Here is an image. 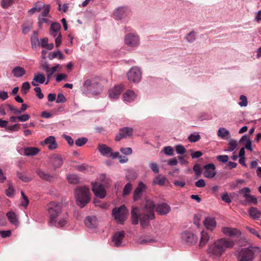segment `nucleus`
Returning <instances> with one entry per match:
<instances>
[{
	"label": "nucleus",
	"mask_w": 261,
	"mask_h": 261,
	"mask_svg": "<svg viewBox=\"0 0 261 261\" xmlns=\"http://www.w3.org/2000/svg\"><path fill=\"white\" fill-rule=\"evenodd\" d=\"M49 223L57 228L64 227L68 220V214L62 211V204L57 202H51L48 205Z\"/></svg>",
	"instance_id": "1"
},
{
	"label": "nucleus",
	"mask_w": 261,
	"mask_h": 261,
	"mask_svg": "<svg viewBox=\"0 0 261 261\" xmlns=\"http://www.w3.org/2000/svg\"><path fill=\"white\" fill-rule=\"evenodd\" d=\"M234 244V241L229 238L218 239L208 246L207 253L212 258L219 259L227 249L233 248Z\"/></svg>",
	"instance_id": "2"
},
{
	"label": "nucleus",
	"mask_w": 261,
	"mask_h": 261,
	"mask_svg": "<svg viewBox=\"0 0 261 261\" xmlns=\"http://www.w3.org/2000/svg\"><path fill=\"white\" fill-rule=\"evenodd\" d=\"M155 203L151 200H146L143 211L140 214V222L141 226L145 228L150 224V221L154 218Z\"/></svg>",
	"instance_id": "3"
},
{
	"label": "nucleus",
	"mask_w": 261,
	"mask_h": 261,
	"mask_svg": "<svg viewBox=\"0 0 261 261\" xmlns=\"http://www.w3.org/2000/svg\"><path fill=\"white\" fill-rule=\"evenodd\" d=\"M76 204L81 208L85 207L91 200L90 192L88 187H79L74 190Z\"/></svg>",
	"instance_id": "4"
},
{
	"label": "nucleus",
	"mask_w": 261,
	"mask_h": 261,
	"mask_svg": "<svg viewBox=\"0 0 261 261\" xmlns=\"http://www.w3.org/2000/svg\"><path fill=\"white\" fill-rule=\"evenodd\" d=\"M257 251H260V248L258 247L238 249L236 251L234 255L238 261H252L254 258V253Z\"/></svg>",
	"instance_id": "5"
},
{
	"label": "nucleus",
	"mask_w": 261,
	"mask_h": 261,
	"mask_svg": "<svg viewBox=\"0 0 261 261\" xmlns=\"http://www.w3.org/2000/svg\"><path fill=\"white\" fill-rule=\"evenodd\" d=\"M83 87V93L85 94L90 93L98 94L102 91V87L98 83L92 82L89 79L84 82Z\"/></svg>",
	"instance_id": "6"
},
{
	"label": "nucleus",
	"mask_w": 261,
	"mask_h": 261,
	"mask_svg": "<svg viewBox=\"0 0 261 261\" xmlns=\"http://www.w3.org/2000/svg\"><path fill=\"white\" fill-rule=\"evenodd\" d=\"M128 211L125 206L122 205L119 207H115L112 210V215L115 220L119 223L123 224L125 221Z\"/></svg>",
	"instance_id": "7"
},
{
	"label": "nucleus",
	"mask_w": 261,
	"mask_h": 261,
	"mask_svg": "<svg viewBox=\"0 0 261 261\" xmlns=\"http://www.w3.org/2000/svg\"><path fill=\"white\" fill-rule=\"evenodd\" d=\"M130 10L128 7L121 6L116 9L114 12V18L118 20L127 21Z\"/></svg>",
	"instance_id": "8"
},
{
	"label": "nucleus",
	"mask_w": 261,
	"mask_h": 261,
	"mask_svg": "<svg viewBox=\"0 0 261 261\" xmlns=\"http://www.w3.org/2000/svg\"><path fill=\"white\" fill-rule=\"evenodd\" d=\"M181 241L188 245H195L198 241V237L191 231L186 230L181 233Z\"/></svg>",
	"instance_id": "9"
},
{
	"label": "nucleus",
	"mask_w": 261,
	"mask_h": 261,
	"mask_svg": "<svg viewBox=\"0 0 261 261\" xmlns=\"http://www.w3.org/2000/svg\"><path fill=\"white\" fill-rule=\"evenodd\" d=\"M141 71L138 67L131 68L127 73L128 80L133 83H138L141 79Z\"/></svg>",
	"instance_id": "10"
},
{
	"label": "nucleus",
	"mask_w": 261,
	"mask_h": 261,
	"mask_svg": "<svg viewBox=\"0 0 261 261\" xmlns=\"http://www.w3.org/2000/svg\"><path fill=\"white\" fill-rule=\"evenodd\" d=\"M125 232L123 230L115 232L112 238V243L115 247H121L124 246L123 240L125 237Z\"/></svg>",
	"instance_id": "11"
},
{
	"label": "nucleus",
	"mask_w": 261,
	"mask_h": 261,
	"mask_svg": "<svg viewBox=\"0 0 261 261\" xmlns=\"http://www.w3.org/2000/svg\"><path fill=\"white\" fill-rule=\"evenodd\" d=\"M124 42L127 45L132 47H135L139 45L140 38L137 34L130 33L125 36Z\"/></svg>",
	"instance_id": "12"
},
{
	"label": "nucleus",
	"mask_w": 261,
	"mask_h": 261,
	"mask_svg": "<svg viewBox=\"0 0 261 261\" xmlns=\"http://www.w3.org/2000/svg\"><path fill=\"white\" fill-rule=\"evenodd\" d=\"M221 231L225 236L229 237L239 238L242 235L241 231L236 228L223 227Z\"/></svg>",
	"instance_id": "13"
},
{
	"label": "nucleus",
	"mask_w": 261,
	"mask_h": 261,
	"mask_svg": "<svg viewBox=\"0 0 261 261\" xmlns=\"http://www.w3.org/2000/svg\"><path fill=\"white\" fill-rule=\"evenodd\" d=\"M92 191L95 195L100 198H103L106 196V191L103 185L97 182L92 184Z\"/></svg>",
	"instance_id": "14"
},
{
	"label": "nucleus",
	"mask_w": 261,
	"mask_h": 261,
	"mask_svg": "<svg viewBox=\"0 0 261 261\" xmlns=\"http://www.w3.org/2000/svg\"><path fill=\"white\" fill-rule=\"evenodd\" d=\"M40 144L44 146L46 145L48 149L50 150H55L58 147V144L56 141L55 137L50 136L40 142Z\"/></svg>",
	"instance_id": "15"
},
{
	"label": "nucleus",
	"mask_w": 261,
	"mask_h": 261,
	"mask_svg": "<svg viewBox=\"0 0 261 261\" xmlns=\"http://www.w3.org/2000/svg\"><path fill=\"white\" fill-rule=\"evenodd\" d=\"M203 169H204L203 172L204 177L208 178H212L216 175V166L214 164L209 163L206 164L203 166Z\"/></svg>",
	"instance_id": "16"
},
{
	"label": "nucleus",
	"mask_w": 261,
	"mask_h": 261,
	"mask_svg": "<svg viewBox=\"0 0 261 261\" xmlns=\"http://www.w3.org/2000/svg\"><path fill=\"white\" fill-rule=\"evenodd\" d=\"M155 211L160 215H166L171 211L170 206L165 202H160L155 205Z\"/></svg>",
	"instance_id": "17"
},
{
	"label": "nucleus",
	"mask_w": 261,
	"mask_h": 261,
	"mask_svg": "<svg viewBox=\"0 0 261 261\" xmlns=\"http://www.w3.org/2000/svg\"><path fill=\"white\" fill-rule=\"evenodd\" d=\"M146 190V186L142 181H140L138 186L135 189L133 193V199L134 201H137L141 198L143 192Z\"/></svg>",
	"instance_id": "18"
},
{
	"label": "nucleus",
	"mask_w": 261,
	"mask_h": 261,
	"mask_svg": "<svg viewBox=\"0 0 261 261\" xmlns=\"http://www.w3.org/2000/svg\"><path fill=\"white\" fill-rule=\"evenodd\" d=\"M123 91V87L121 85H117L109 91V97L112 100L118 99Z\"/></svg>",
	"instance_id": "19"
},
{
	"label": "nucleus",
	"mask_w": 261,
	"mask_h": 261,
	"mask_svg": "<svg viewBox=\"0 0 261 261\" xmlns=\"http://www.w3.org/2000/svg\"><path fill=\"white\" fill-rule=\"evenodd\" d=\"M133 129L129 127H125L120 129L119 133L116 136V140L118 141L123 138L130 137L133 133Z\"/></svg>",
	"instance_id": "20"
},
{
	"label": "nucleus",
	"mask_w": 261,
	"mask_h": 261,
	"mask_svg": "<svg viewBox=\"0 0 261 261\" xmlns=\"http://www.w3.org/2000/svg\"><path fill=\"white\" fill-rule=\"evenodd\" d=\"M49 163L54 168L56 169L61 167L63 161L60 155L55 154L49 158Z\"/></svg>",
	"instance_id": "21"
},
{
	"label": "nucleus",
	"mask_w": 261,
	"mask_h": 261,
	"mask_svg": "<svg viewBox=\"0 0 261 261\" xmlns=\"http://www.w3.org/2000/svg\"><path fill=\"white\" fill-rule=\"evenodd\" d=\"M85 225L91 229L96 228L98 225V220L95 216H87L84 221Z\"/></svg>",
	"instance_id": "22"
},
{
	"label": "nucleus",
	"mask_w": 261,
	"mask_h": 261,
	"mask_svg": "<svg viewBox=\"0 0 261 261\" xmlns=\"http://www.w3.org/2000/svg\"><path fill=\"white\" fill-rule=\"evenodd\" d=\"M123 98L125 103H131L136 99L137 95L134 91L128 90L123 94Z\"/></svg>",
	"instance_id": "23"
},
{
	"label": "nucleus",
	"mask_w": 261,
	"mask_h": 261,
	"mask_svg": "<svg viewBox=\"0 0 261 261\" xmlns=\"http://www.w3.org/2000/svg\"><path fill=\"white\" fill-rule=\"evenodd\" d=\"M61 24L59 22H53L51 24L49 34L54 38H56L59 35H61L60 30Z\"/></svg>",
	"instance_id": "24"
},
{
	"label": "nucleus",
	"mask_w": 261,
	"mask_h": 261,
	"mask_svg": "<svg viewBox=\"0 0 261 261\" xmlns=\"http://www.w3.org/2000/svg\"><path fill=\"white\" fill-rule=\"evenodd\" d=\"M203 223L206 228L211 231L216 228L217 225L215 219L211 217H206L203 221Z\"/></svg>",
	"instance_id": "25"
},
{
	"label": "nucleus",
	"mask_w": 261,
	"mask_h": 261,
	"mask_svg": "<svg viewBox=\"0 0 261 261\" xmlns=\"http://www.w3.org/2000/svg\"><path fill=\"white\" fill-rule=\"evenodd\" d=\"M25 156H35L40 151V149L36 147H27L22 150Z\"/></svg>",
	"instance_id": "26"
},
{
	"label": "nucleus",
	"mask_w": 261,
	"mask_h": 261,
	"mask_svg": "<svg viewBox=\"0 0 261 261\" xmlns=\"http://www.w3.org/2000/svg\"><path fill=\"white\" fill-rule=\"evenodd\" d=\"M45 81V75L42 73H38L34 75V77L31 82V84L33 86H37L39 84H43Z\"/></svg>",
	"instance_id": "27"
},
{
	"label": "nucleus",
	"mask_w": 261,
	"mask_h": 261,
	"mask_svg": "<svg viewBox=\"0 0 261 261\" xmlns=\"http://www.w3.org/2000/svg\"><path fill=\"white\" fill-rule=\"evenodd\" d=\"M98 149L102 155L106 157H109L112 151V149L105 144H99Z\"/></svg>",
	"instance_id": "28"
},
{
	"label": "nucleus",
	"mask_w": 261,
	"mask_h": 261,
	"mask_svg": "<svg viewBox=\"0 0 261 261\" xmlns=\"http://www.w3.org/2000/svg\"><path fill=\"white\" fill-rule=\"evenodd\" d=\"M239 203L243 205H246L247 204H256L257 203V200L254 195H251L249 198L246 200H242L239 198Z\"/></svg>",
	"instance_id": "29"
},
{
	"label": "nucleus",
	"mask_w": 261,
	"mask_h": 261,
	"mask_svg": "<svg viewBox=\"0 0 261 261\" xmlns=\"http://www.w3.org/2000/svg\"><path fill=\"white\" fill-rule=\"evenodd\" d=\"M12 73L14 77L19 78L25 74V70L23 67L16 66L12 69Z\"/></svg>",
	"instance_id": "30"
},
{
	"label": "nucleus",
	"mask_w": 261,
	"mask_h": 261,
	"mask_svg": "<svg viewBox=\"0 0 261 261\" xmlns=\"http://www.w3.org/2000/svg\"><path fill=\"white\" fill-rule=\"evenodd\" d=\"M36 172L42 180L50 181L53 178V176L40 169H37Z\"/></svg>",
	"instance_id": "31"
},
{
	"label": "nucleus",
	"mask_w": 261,
	"mask_h": 261,
	"mask_svg": "<svg viewBox=\"0 0 261 261\" xmlns=\"http://www.w3.org/2000/svg\"><path fill=\"white\" fill-rule=\"evenodd\" d=\"M248 213L249 216L254 219L257 220L261 216V212L254 207H251L248 210Z\"/></svg>",
	"instance_id": "32"
},
{
	"label": "nucleus",
	"mask_w": 261,
	"mask_h": 261,
	"mask_svg": "<svg viewBox=\"0 0 261 261\" xmlns=\"http://www.w3.org/2000/svg\"><path fill=\"white\" fill-rule=\"evenodd\" d=\"M7 216L9 221L15 225H17L19 223L17 217L15 213L9 212L7 213Z\"/></svg>",
	"instance_id": "33"
},
{
	"label": "nucleus",
	"mask_w": 261,
	"mask_h": 261,
	"mask_svg": "<svg viewBox=\"0 0 261 261\" xmlns=\"http://www.w3.org/2000/svg\"><path fill=\"white\" fill-rule=\"evenodd\" d=\"M31 41L32 48H35L40 45V42L38 38V33L34 32L31 37Z\"/></svg>",
	"instance_id": "34"
},
{
	"label": "nucleus",
	"mask_w": 261,
	"mask_h": 261,
	"mask_svg": "<svg viewBox=\"0 0 261 261\" xmlns=\"http://www.w3.org/2000/svg\"><path fill=\"white\" fill-rule=\"evenodd\" d=\"M217 136L224 139L227 137H230V132L224 127H220L217 132Z\"/></svg>",
	"instance_id": "35"
},
{
	"label": "nucleus",
	"mask_w": 261,
	"mask_h": 261,
	"mask_svg": "<svg viewBox=\"0 0 261 261\" xmlns=\"http://www.w3.org/2000/svg\"><path fill=\"white\" fill-rule=\"evenodd\" d=\"M59 66L60 65L58 64L51 68L49 67L48 69L46 71L47 78V81L45 83L46 85L48 84L49 80L52 77L53 74L57 71Z\"/></svg>",
	"instance_id": "36"
},
{
	"label": "nucleus",
	"mask_w": 261,
	"mask_h": 261,
	"mask_svg": "<svg viewBox=\"0 0 261 261\" xmlns=\"http://www.w3.org/2000/svg\"><path fill=\"white\" fill-rule=\"evenodd\" d=\"M210 237L207 232L202 231L201 232V238L199 245L202 246L205 245L209 241Z\"/></svg>",
	"instance_id": "37"
},
{
	"label": "nucleus",
	"mask_w": 261,
	"mask_h": 261,
	"mask_svg": "<svg viewBox=\"0 0 261 261\" xmlns=\"http://www.w3.org/2000/svg\"><path fill=\"white\" fill-rule=\"evenodd\" d=\"M48 58L50 60L56 58H58L59 59H64V56L60 50H58L56 51L50 52L48 55Z\"/></svg>",
	"instance_id": "38"
},
{
	"label": "nucleus",
	"mask_w": 261,
	"mask_h": 261,
	"mask_svg": "<svg viewBox=\"0 0 261 261\" xmlns=\"http://www.w3.org/2000/svg\"><path fill=\"white\" fill-rule=\"evenodd\" d=\"M165 177L160 174L158 175L153 180V184L154 185H158L160 186H163L164 185L165 182Z\"/></svg>",
	"instance_id": "39"
},
{
	"label": "nucleus",
	"mask_w": 261,
	"mask_h": 261,
	"mask_svg": "<svg viewBox=\"0 0 261 261\" xmlns=\"http://www.w3.org/2000/svg\"><path fill=\"white\" fill-rule=\"evenodd\" d=\"M131 215L132 219V223L136 225L138 223L139 219L137 215V208L133 207L131 211Z\"/></svg>",
	"instance_id": "40"
},
{
	"label": "nucleus",
	"mask_w": 261,
	"mask_h": 261,
	"mask_svg": "<svg viewBox=\"0 0 261 261\" xmlns=\"http://www.w3.org/2000/svg\"><path fill=\"white\" fill-rule=\"evenodd\" d=\"M68 181L71 184H76L79 181V178L76 174H71L67 175Z\"/></svg>",
	"instance_id": "41"
},
{
	"label": "nucleus",
	"mask_w": 261,
	"mask_h": 261,
	"mask_svg": "<svg viewBox=\"0 0 261 261\" xmlns=\"http://www.w3.org/2000/svg\"><path fill=\"white\" fill-rule=\"evenodd\" d=\"M43 6H42V5H38L36 3L35 4L33 8H32L28 11V13L30 15H32L36 12H40Z\"/></svg>",
	"instance_id": "42"
},
{
	"label": "nucleus",
	"mask_w": 261,
	"mask_h": 261,
	"mask_svg": "<svg viewBox=\"0 0 261 261\" xmlns=\"http://www.w3.org/2000/svg\"><path fill=\"white\" fill-rule=\"evenodd\" d=\"M185 39L189 43H192L196 40V33L192 31L186 36Z\"/></svg>",
	"instance_id": "43"
},
{
	"label": "nucleus",
	"mask_w": 261,
	"mask_h": 261,
	"mask_svg": "<svg viewBox=\"0 0 261 261\" xmlns=\"http://www.w3.org/2000/svg\"><path fill=\"white\" fill-rule=\"evenodd\" d=\"M132 190V185L130 182L127 183L124 187L123 189L122 195L123 196H125L130 194Z\"/></svg>",
	"instance_id": "44"
},
{
	"label": "nucleus",
	"mask_w": 261,
	"mask_h": 261,
	"mask_svg": "<svg viewBox=\"0 0 261 261\" xmlns=\"http://www.w3.org/2000/svg\"><path fill=\"white\" fill-rule=\"evenodd\" d=\"M16 174L18 178L24 182H29L32 180L31 177L22 174L19 171L17 172Z\"/></svg>",
	"instance_id": "45"
},
{
	"label": "nucleus",
	"mask_w": 261,
	"mask_h": 261,
	"mask_svg": "<svg viewBox=\"0 0 261 261\" xmlns=\"http://www.w3.org/2000/svg\"><path fill=\"white\" fill-rule=\"evenodd\" d=\"M200 139V136L198 134H191L188 137L190 142L195 143L198 141Z\"/></svg>",
	"instance_id": "46"
},
{
	"label": "nucleus",
	"mask_w": 261,
	"mask_h": 261,
	"mask_svg": "<svg viewBox=\"0 0 261 261\" xmlns=\"http://www.w3.org/2000/svg\"><path fill=\"white\" fill-rule=\"evenodd\" d=\"M42 6L43 8H44V10L39 16L46 17L49 12L50 6L49 5H45L44 4H42Z\"/></svg>",
	"instance_id": "47"
},
{
	"label": "nucleus",
	"mask_w": 261,
	"mask_h": 261,
	"mask_svg": "<svg viewBox=\"0 0 261 261\" xmlns=\"http://www.w3.org/2000/svg\"><path fill=\"white\" fill-rule=\"evenodd\" d=\"M240 101L239 102V105L241 107H246L248 105V100L247 97L244 95H241L240 96Z\"/></svg>",
	"instance_id": "48"
},
{
	"label": "nucleus",
	"mask_w": 261,
	"mask_h": 261,
	"mask_svg": "<svg viewBox=\"0 0 261 261\" xmlns=\"http://www.w3.org/2000/svg\"><path fill=\"white\" fill-rule=\"evenodd\" d=\"M155 242V240L152 238H140L138 240V243L141 245H144L147 243H151Z\"/></svg>",
	"instance_id": "49"
},
{
	"label": "nucleus",
	"mask_w": 261,
	"mask_h": 261,
	"mask_svg": "<svg viewBox=\"0 0 261 261\" xmlns=\"http://www.w3.org/2000/svg\"><path fill=\"white\" fill-rule=\"evenodd\" d=\"M229 147L227 151H233L237 146V142L234 140H231L228 143Z\"/></svg>",
	"instance_id": "50"
},
{
	"label": "nucleus",
	"mask_w": 261,
	"mask_h": 261,
	"mask_svg": "<svg viewBox=\"0 0 261 261\" xmlns=\"http://www.w3.org/2000/svg\"><path fill=\"white\" fill-rule=\"evenodd\" d=\"M88 141V139L86 138L82 137L78 138L75 141V145L77 146H82L85 145Z\"/></svg>",
	"instance_id": "51"
},
{
	"label": "nucleus",
	"mask_w": 261,
	"mask_h": 261,
	"mask_svg": "<svg viewBox=\"0 0 261 261\" xmlns=\"http://www.w3.org/2000/svg\"><path fill=\"white\" fill-rule=\"evenodd\" d=\"M193 169L194 171L195 172V175L199 177V176H201V175L202 174V170H201V167H200V166L199 164H195L193 166Z\"/></svg>",
	"instance_id": "52"
},
{
	"label": "nucleus",
	"mask_w": 261,
	"mask_h": 261,
	"mask_svg": "<svg viewBox=\"0 0 261 261\" xmlns=\"http://www.w3.org/2000/svg\"><path fill=\"white\" fill-rule=\"evenodd\" d=\"M175 148L176 153L178 154L181 155L186 152L185 148L181 145H177L175 146Z\"/></svg>",
	"instance_id": "53"
},
{
	"label": "nucleus",
	"mask_w": 261,
	"mask_h": 261,
	"mask_svg": "<svg viewBox=\"0 0 261 261\" xmlns=\"http://www.w3.org/2000/svg\"><path fill=\"white\" fill-rule=\"evenodd\" d=\"M30 89V85L28 82H24L22 84L21 87V91L22 94H25Z\"/></svg>",
	"instance_id": "54"
},
{
	"label": "nucleus",
	"mask_w": 261,
	"mask_h": 261,
	"mask_svg": "<svg viewBox=\"0 0 261 261\" xmlns=\"http://www.w3.org/2000/svg\"><path fill=\"white\" fill-rule=\"evenodd\" d=\"M164 153L169 156H172L173 154V149L171 146H166L163 149Z\"/></svg>",
	"instance_id": "55"
},
{
	"label": "nucleus",
	"mask_w": 261,
	"mask_h": 261,
	"mask_svg": "<svg viewBox=\"0 0 261 261\" xmlns=\"http://www.w3.org/2000/svg\"><path fill=\"white\" fill-rule=\"evenodd\" d=\"M217 160L223 163H226L228 162L229 157L227 155H219L216 156Z\"/></svg>",
	"instance_id": "56"
},
{
	"label": "nucleus",
	"mask_w": 261,
	"mask_h": 261,
	"mask_svg": "<svg viewBox=\"0 0 261 261\" xmlns=\"http://www.w3.org/2000/svg\"><path fill=\"white\" fill-rule=\"evenodd\" d=\"M14 0H2L1 2L2 7L4 9L8 8Z\"/></svg>",
	"instance_id": "57"
},
{
	"label": "nucleus",
	"mask_w": 261,
	"mask_h": 261,
	"mask_svg": "<svg viewBox=\"0 0 261 261\" xmlns=\"http://www.w3.org/2000/svg\"><path fill=\"white\" fill-rule=\"evenodd\" d=\"M149 166L151 170L154 173H158L159 172L158 166L156 164V163L152 162L150 163L149 164Z\"/></svg>",
	"instance_id": "58"
},
{
	"label": "nucleus",
	"mask_w": 261,
	"mask_h": 261,
	"mask_svg": "<svg viewBox=\"0 0 261 261\" xmlns=\"http://www.w3.org/2000/svg\"><path fill=\"white\" fill-rule=\"evenodd\" d=\"M120 150L122 153L126 155L132 154V149L130 147L121 148Z\"/></svg>",
	"instance_id": "59"
},
{
	"label": "nucleus",
	"mask_w": 261,
	"mask_h": 261,
	"mask_svg": "<svg viewBox=\"0 0 261 261\" xmlns=\"http://www.w3.org/2000/svg\"><path fill=\"white\" fill-rule=\"evenodd\" d=\"M45 17L41 16L38 17V23L40 28L43 23H48L49 22V20Z\"/></svg>",
	"instance_id": "60"
},
{
	"label": "nucleus",
	"mask_w": 261,
	"mask_h": 261,
	"mask_svg": "<svg viewBox=\"0 0 261 261\" xmlns=\"http://www.w3.org/2000/svg\"><path fill=\"white\" fill-rule=\"evenodd\" d=\"M75 168L80 172H85L88 168V166L86 164L79 165L75 166Z\"/></svg>",
	"instance_id": "61"
},
{
	"label": "nucleus",
	"mask_w": 261,
	"mask_h": 261,
	"mask_svg": "<svg viewBox=\"0 0 261 261\" xmlns=\"http://www.w3.org/2000/svg\"><path fill=\"white\" fill-rule=\"evenodd\" d=\"M34 91L36 93L37 96L39 99H42L44 97V95L41 92V89L39 87H36L34 88Z\"/></svg>",
	"instance_id": "62"
},
{
	"label": "nucleus",
	"mask_w": 261,
	"mask_h": 261,
	"mask_svg": "<svg viewBox=\"0 0 261 261\" xmlns=\"http://www.w3.org/2000/svg\"><path fill=\"white\" fill-rule=\"evenodd\" d=\"M30 118V116L29 114H23L19 116H17V119L21 122H25L28 120Z\"/></svg>",
	"instance_id": "63"
},
{
	"label": "nucleus",
	"mask_w": 261,
	"mask_h": 261,
	"mask_svg": "<svg viewBox=\"0 0 261 261\" xmlns=\"http://www.w3.org/2000/svg\"><path fill=\"white\" fill-rule=\"evenodd\" d=\"M6 194L9 197H12L14 195V189L11 186H9V188L6 190Z\"/></svg>",
	"instance_id": "64"
}]
</instances>
